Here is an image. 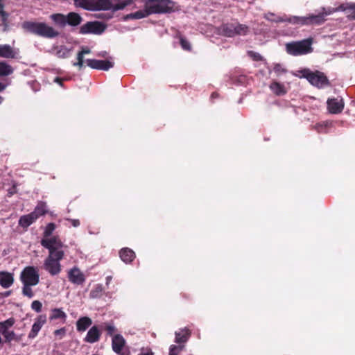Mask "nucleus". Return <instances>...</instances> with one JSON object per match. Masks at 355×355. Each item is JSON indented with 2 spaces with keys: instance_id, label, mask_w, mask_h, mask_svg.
I'll list each match as a JSON object with an SVG mask.
<instances>
[{
  "instance_id": "21",
  "label": "nucleus",
  "mask_w": 355,
  "mask_h": 355,
  "mask_svg": "<svg viewBox=\"0 0 355 355\" xmlns=\"http://www.w3.org/2000/svg\"><path fill=\"white\" fill-rule=\"evenodd\" d=\"M95 0H73V4L77 8L86 10L94 11Z\"/></svg>"
},
{
  "instance_id": "6",
  "label": "nucleus",
  "mask_w": 355,
  "mask_h": 355,
  "mask_svg": "<svg viewBox=\"0 0 355 355\" xmlns=\"http://www.w3.org/2000/svg\"><path fill=\"white\" fill-rule=\"evenodd\" d=\"M64 255V251L49 253L44 261V269L52 276L60 274L62 270L60 261L63 259Z\"/></svg>"
},
{
  "instance_id": "50",
  "label": "nucleus",
  "mask_w": 355,
  "mask_h": 355,
  "mask_svg": "<svg viewBox=\"0 0 355 355\" xmlns=\"http://www.w3.org/2000/svg\"><path fill=\"white\" fill-rule=\"evenodd\" d=\"M112 276H107V277H106V285H107V286H108V285L110 284V282H111V281H112Z\"/></svg>"
},
{
  "instance_id": "25",
  "label": "nucleus",
  "mask_w": 355,
  "mask_h": 355,
  "mask_svg": "<svg viewBox=\"0 0 355 355\" xmlns=\"http://www.w3.org/2000/svg\"><path fill=\"white\" fill-rule=\"evenodd\" d=\"M16 53L8 44L0 45V57L4 58H15Z\"/></svg>"
},
{
  "instance_id": "35",
  "label": "nucleus",
  "mask_w": 355,
  "mask_h": 355,
  "mask_svg": "<svg viewBox=\"0 0 355 355\" xmlns=\"http://www.w3.org/2000/svg\"><path fill=\"white\" fill-rule=\"evenodd\" d=\"M340 8L346 12L349 18L355 19V4L350 5L347 8H344L343 6H340Z\"/></svg>"
},
{
  "instance_id": "37",
  "label": "nucleus",
  "mask_w": 355,
  "mask_h": 355,
  "mask_svg": "<svg viewBox=\"0 0 355 355\" xmlns=\"http://www.w3.org/2000/svg\"><path fill=\"white\" fill-rule=\"evenodd\" d=\"M184 345L179 344L178 345H172L169 349L168 355H178L184 349Z\"/></svg>"
},
{
  "instance_id": "29",
  "label": "nucleus",
  "mask_w": 355,
  "mask_h": 355,
  "mask_svg": "<svg viewBox=\"0 0 355 355\" xmlns=\"http://www.w3.org/2000/svg\"><path fill=\"white\" fill-rule=\"evenodd\" d=\"M221 32L226 37L235 36V27L234 23H228L223 24L220 27Z\"/></svg>"
},
{
  "instance_id": "5",
  "label": "nucleus",
  "mask_w": 355,
  "mask_h": 355,
  "mask_svg": "<svg viewBox=\"0 0 355 355\" xmlns=\"http://www.w3.org/2000/svg\"><path fill=\"white\" fill-rule=\"evenodd\" d=\"M312 38L288 42L286 44V51L287 53L293 56L305 55L312 52Z\"/></svg>"
},
{
  "instance_id": "32",
  "label": "nucleus",
  "mask_w": 355,
  "mask_h": 355,
  "mask_svg": "<svg viewBox=\"0 0 355 355\" xmlns=\"http://www.w3.org/2000/svg\"><path fill=\"white\" fill-rule=\"evenodd\" d=\"M67 318L66 313L61 309H53L49 317L50 320L62 319L64 322Z\"/></svg>"
},
{
  "instance_id": "48",
  "label": "nucleus",
  "mask_w": 355,
  "mask_h": 355,
  "mask_svg": "<svg viewBox=\"0 0 355 355\" xmlns=\"http://www.w3.org/2000/svg\"><path fill=\"white\" fill-rule=\"evenodd\" d=\"M79 53H82L83 55H84L85 54H88L90 53V50L87 48H85V49H83L82 51H79Z\"/></svg>"
},
{
  "instance_id": "31",
  "label": "nucleus",
  "mask_w": 355,
  "mask_h": 355,
  "mask_svg": "<svg viewBox=\"0 0 355 355\" xmlns=\"http://www.w3.org/2000/svg\"><path fill=\"white\" fill-rule=\"evenodd\" d=\"M176 38L180 40V44L182 49L187 51H191L192 49L191 44L189 41L185 38L180 32H178L175 35Z\"/></svg>"
},
{
  "instance_id": "4",
  "label": "nucleus",
  "mask_w": 355,
  "mask_h": 355,
  "mask_svg": "<svg viewBox=\"0 0 355 355\" xmlns=\"http://www.w3.org/2000/svg\"><path fill=\"white\" fill-rule=\"evenodd\" d=\"M175 3L171 0H147L145 7L150 15L152 14H165L175 11Z\"/></svg>"
},
{
  "instance_id": "28",
  "label": "nucleus",
  "mask_w": 355,
  "mask_h": 355,
  "mask_svg": "<svg viewBox=\"0 0 355 355\" xmlns=\"http://www.w3.org/2000/svg\"><path fill=\"white\" fill-rule=\"evenodd\" d=\"M92 323V320L88 317H82L76 322V327L78 331H85Z\"/></svg>"
},
{
  "instance_id": "44",
  "label": "nucleus",
  "mask_w": 355,
  "mask_h": 355,
  "mask_svg": "<svg viewBox=\"0 0 355 355\" xmlns=\"http://www.w3.org/2000/svg\"><path fill=\"white\" fill-rule=\"evenodd\" d=\"M42 304L38 300H35L31 304V308L33 310L36 311L37 313H40L42 310Z\"/></svg>"
},
{
  "instance_id": "52",
  "label": "nucleus",
  "mask_w": 355,
  "mask_h": 355,
  "mask_svg": "<svg viewBox=\"0 0 355 355\" xmlns=\"http://www.w3.org/2000/svg\"><path fill=\"white\" fill-rule=\"evenodd\" d=\"M5 85L0 83V92L3 91L5 89Z\"/></svg>"
},
{
  "instance_id": "53",
  "label": "nucleus",
  "mask_w": 355,
  "mask_h": 355,
  "mask_svg": "<svg viewBox=\"0 0 355 355\" xmlns=\"http://www.w3.org/2000/svg\"><path fill=\"white\" fill-rule=\"evenodd\" d=\"M10 293H11V291H7L5 293V296H9L10 295Z\"/></svg>"
},
{
  "instance_id": "3",
  "label": "nucleus",
  "mask_w": 355,
  "mask_h": 355,
  "mask_svg": "<svg viewBox=\"0 0 355 355\" xmlns=\"http://www.w3.org/2000/svg\"><path fill=\"white\" fill-rule=\"evenodd\" d=\"M331 11H323L318 14H310L304 17L292 16L284 21L298 26L320 25L325 21V17L330 15Z\"/></svg>"
},
{
  "instance_id": "19",
  "label": "nucleus",
  "mask_w": 355,
  "mask_h": 355,
  "mask_svg": "<svg viewBox=\"0 0 355 355\" xmlns=\"http://www.w3.org/2000/svg\"><path fill=\"white\" fill-rule=\"evenodd\" d=\"M83 20V17L77 12H70L66 15L67 25L77 26L81 24Z\"/></svg>"
},
{
  "instance_id": "30",
  "label": "nucleus",
  "mask_w": 355,
  "mask_h": 355,
  "mask_svg": "<svg viewBox=\"0 0 355 355\" xmlns=\"http://www.w3.org/2000/svg\"><path fill=\"white\" fill-rule=\"evenodd\" d=\"M14 69L5 61H0V76H8L11 75Z\"/></svg>"
},
{
  "instance_id": "43",
  "label": "nucleus",
  "mask_w": 355,
  "mask_h": 355,
  "mask_svg": "<svg viewBox=\"0 0 355 355\" xmlns=\"http://www.w3.org/2000/svg\"><path fill=\"white\" fill-rule=\"evenodd\" d=\"M54 335L57 339H58V340L62 339L64 337V336L66 335V329L61 328V329L55 330L54 331Z\"/></svg>"
},
{
  "instance_id": "34",
  "label": "nucleus",
  "mask_w": 355,
  "mask_h": 355,
  "mask_svg": "<svg viewBox=\"0 0 355 355\" xmlns=\"http://www.w3.org/2000/svg\"><path fill=\"white\" fill-rule=\"evenodd\" d=\"M235 27V35H245L249 31V27L245 24L234 23Z\"/></svg>"
},
{
  "instance_id": "54",
  "label": "nucleus",
  "mask_w": 355,
  "mask_h": 355,
  "mask_svg": "<svg viewBox=\"0 0 355 355\" xmlns=\"http://www.w3.org/2000/svg\"><path fill=\"white\" fill-rule=\"evenodd\" d=\"M105 54H106V52H105L104 53L101 54L100 55L102 56V57H105Z\"/></svg>"
},
{
  "instance_id": "11",
  "label": "nucleus",
  "mask_w": 355,
  "mask_h": 355,
  "mask_svg": "<svg viewBox=\"0 0 355 355\" xmlns=\"http://www.w3.org/2000/svg\"><path fill=\"white\" fill-rule=\"evenodd\" d=\"M105 25H104L102 22L98 21H88L80 26L79 33L82 35H101L105 31Z\"/></svg>"
},
{
  "instance_id": "9",
  "label": "nucleus",
  "mask_w": 355,
  "mask_h": 355,
  "mask_svg": "<svg viewBox=\"0 0 355 355\" xmlns=\"http://www.w3.org/2000/svg\"><path fill=\"white\" fill-rule=\"evenodd\" d=\"M20 280L22 284L36 286L40 282L38 269L34 266H27L20 274Z\"/></svg>"
},
{
  "instance_id": "41",
  "label": "nucleus",
  "mask_w": 355,
  "mask_h": 355,
  "mask_svg": "<svg viewBox=\"0 0 355 355\" xmlns=\"http://www.w3.org/2000/svg\"><path fill=\"white\" fill-rule=\"evenodd\" d=\"M248 55L254 60V61H261L263 58L259 53L253 51H249L248 52Z\"/></svg>"
},
{
  "instance_id": "49",
  "label": "nucleus",
  "mask_w": 355,
  "mask_h": 355,
  "mask_svg": "<svg viewBox=\"0 0 355 355\" xmlns=\"http://www.w3.org/2000/svg\"><path fill=\"white\" fill-rule=\"evenodd\" d=\"M54 82L58 83L60 85H62L63 80L60 77H56L54 80Z\"/></svg>"
},
{
  "instance_id": "24",
  "label": "nucleus",
  "mask_w": 355,
  "mask_h": 355,
  "mask_svg": "<svg viewBox=\"0 0 355 355\" xmlns=\"http://www.w3.org/2000/svg\"><path fill=\"white\" fill-rule=\"evenodd\" d=\"M100 331L96 327H92L87 332L85 340L89 343L97 342L100 338Z\"/></svg>"
},
{
  "instance_id": "16",
  "label": "nucleus",
  "mask_w": 355,
  "mask_h": 355,
  "mask_svg": "<svg viewBox=\"0 0 355 355\" xmlns=\"http://www.w3.org/2000/svg\"><path fill=\"white\" fill-rule=\"evenodd\" d=\"M46 322V316L45 315H40L35 318L28 337L31 339L35 338Z\"/></svg>"
},
{
  "instance_id": "51",
  "label": "nucleus",
  "mask_w": 355,
  "mask_h": 355,
  "mask_svg": "<svg viewBox=\"0 0 355 355\" xmlns=\"http://www.w3.org/2000/svg\"><path fill=\"white\" fill-rule=\"evenodd\" d=\"M23 226V227H28L31 223H21Z\"/></svg>"
},
{
  "instance_id": "23",
  "label": "nucleus",
  "mask_w": 355,
  "mask_h": 355,
  "mask_svg": "<svg viewBox=\"0 0 355 355\" xmlns=\"http://www.w3.org/2000/svg\"><path fill=\"white\" fill-rule=\"evenodd\" d=\"M71 49L64 45L55 46L52 49V53L58 58H67L70 55Z\"/></svg>"
},
{
  "instance_id": "17",
  "label": "nucleus",
  "mask_w": 355,
  "mask_h": 355,
  "mask_svg": "<svg viewBox=\"0 0 355 355\" xmlns=\"http://www.w3.org/2000/svg\"><path fill=\"white\" fill-rule=\"evenodd\" d=\"M14 282L13 274L7 271L0 272V285L4 288H8L10 287Z\"/></svg>"
},
{
  "instance_id": "22",
  "label": "nucleus",
  "mask_w": 355,
  "mask_h": 355,
  "mask_svg": "<svg viewBox=\"0 0 355 355\" xmlns=\"http://www.w3.org/2000/svg\"><path fill=\"white\" fill-rule=\"evenodd\" d=\"M119 256L123 262L129 263L135 258V253L132 250L128 248H124L120 250Z\"/></svg>"
},
{
  "instance_id": "47",
  "label": "nucleus",
  "mask_w": 355,
  "mask_h": 355,
  "mask_svg": "<svg viewBox=\"0 0 355 355\" xmlns=\"http://www.w3.org/2000/svg\"><path fill=\"white\" fill-rule=\"evenodd\" d=\"M107 330L110 334H112L115 331V327L112 325H109L107 327Z\"/></svg>"
},
{
  "instance_id": "56",
  "label": "nucleus",
  "mask_w": 355,
  "mask_h": 355,
  "mask_svg": "<svg viewBox=\"0 0 355 355\" xmlns=\"http://www.w3.org/2000/svg\"><path fill=\"white\" fill-rule=\"evenodd\" d=\"M216 94L215 93H213V94H211V97L216 96Z\"/></svg>"
},
{
  "instance_id": "45",
  "label": "nucleus",
  "mask_w": 355,
  "mask_h": 355,
  "mask_svg": "<svg viewBox=\"0 0 355 355\" xmlns=\"http://www.w3.org/2000/svg\"><path fill=\"white\" fill-rule=\"evenodd\" d=\"M138 355H153V352L150 348H141Z\"/></svg>"
},
{
  "instance_id": "46",
  "label": "nucleus",
  "mask_w": 355,
  "mask_h": 355,
  "mask_svg": "<svg viewBox=\"0 0 355 355\" xmlns=\"http://www.w3.org/2000/svg\"><path fill=\"white\" fill-rule=\"evenodd\" d=\"M17 189L16 184H13L10 189H8V197H11L14 194L17 193Z\"/></svg>"
},
{
  "instance_id": "14",
  "label": "nucleus",
  "mask_w": 355,
  "mask_h": 355,
  "mask_svg": "<svg viewBox=\"0 0 355 355\" xmlns=\"http://www.w3.org/2000/svg\"><path fill=\"white\" fill-rule=\"evenodd\" d=\"M67 277L72 284L82 285L85 282V276L77 267H73L67 272Z\"/></svg>"
},
{
  "instance_id": "26",
  "label": "nucleus",
  "mask_w": 355,
  "mask_h": 355,
  "mask_svg": "<svg viewBox=\"0 0 355 355\" xmlns=\"http://www.w3.org/2000/svg\"><path fill=\"white\" fill-rule=\"evenodd\" d=\"M49 18L53 21L55 25L64 28L67 25L66 15L62 13H54L50 15Z\"/></svg>"
},
{
  "instance_id": "42",
  "label": "nucleus",
  "mask_w": 355,
  "mask_h": 355,
  "mask_svg": "<svg viewBox=\"0 0 355 355\" xmlns=\"http://www.w3.org/2000/svg\"><path fill=\"white\" fill-rule=\"evenodd\" d=\"M84 55H82L80 53H78L77 54V62L73 63L74 66L78 67V69L80 70L83 67L84 63Z\"/></svg>"
},
{
  "instance_id": "57",
  "label": "nucleus",
  "mask_w": 355,
  "mask_h": 355,
  "mask_svg": "<svg viewBox=\"0 0 355 355\" xmlns=\"http://www.w3.org/2000/svg\"><path fill=\"white\" fill-rule=\"evenodd\" d=\"M74 227H76L78 223H73Z\"/></svg>"
},
{
  "instance_id": "58",
  "label": "nucleus",
  "mask_w": 355,
  "mask_h": 355,
  "mask_svg": "<svg viewBox=\"0 0 355 355\" xmlns=\"http://www.w3.org/2000/svg\"><path fill=\"white\" fill-rule=\"evenodd\" d=\"M71 222L75 223V222H78V221L76 220H73Z\"/></svg>"
},
{
  "instance_id": "20",
  "label": "nucleus",
  "mask_w": 355,
  "mask_h": 355,
  "mask_svg": "<svg viewBox=\"0 0 355 355\" xmlns=\"http://www.w3.org/2000/svg\"><path fill=\"white\" fill-rule=\"evenodd\" d=\"M175 342L178 344L184 345L189 340L190 335H191V332L188 329L184 328V329H180L178 331H176L175 333Z\"/></svg>"
},
{
  "instance_id": "12",
  "label": "nucleus",
  "mask_w": 355,
  "mask_h": 355,
  "mask_svg": "<svg viewBox=\"0 0 355 355\" xmlns=\"http://www.w3.org/2000/svg\"><path fill=\"white\" fill-rule=\"evenodd\" d=\"M15 324L13 318H9L0 322V334L3 335L6 342H10L16 339V335L13 331L10 329Z\"/></svg>"
},
{
  "instance_id": "2",
  "label": "nucleus",
  "mask_w": 355,
  "mask_h": 355,
  "mask_svg": "<svg viewBox=\"0 0 355 355\" xmlns=\"http://www.w3.org/2000/svg\"><path fill=\"white\" fill-rule=\"evenodd\" d=\"M22 28L30 33L45 38H54L60 35L58 31L44 22L26 21L22 24Z\"/></svg>"
},
{
  "instance_id": "40",
  "label": "nucleus",
  "mask_w": 355,
  "mask_h": 355,
  "mask_svg": "<svg viewBox=\"0 0 355 355\" xmlns=\"http://www.w3.org/2000/svg\"><path fill=\"white\" fill-rule=\"evenodd\" d=\"M273 71L277 76H280L287 72V70L279 63L274 64Z\"/></svg>"
},
{
  "instance_id": "8",
  "label": "nucleus",
  "mask_w": 355,
  "mask_h": 355,
  "mask_svg": "<svg viewBox=\"0 0 355 355\" xmlns=\"http://www.w3.org/2000/svg\"><path fill=\"white\" fill-rule=\"evenodd\" d=\"M303 76L306 78L311 85L319 88L330 85L327 77L324 74V73L319 71L312 72L309 70H304Z\"/></svg>"
},
{
  "instance_id": "39",
  "label": "nucleus",
  "mask_w": 355,
  "mask_h": 355,
  "mask_svg": "<svg viewBox=\"0 0 355 355\" xmlns=\"http://www.w3.org/2000/svg\"><path fill=\"white\" fill-rule=\"evenodd\" d=\"M4 7L3 0H0V17L3 23H6L8 18V14L4 10Z\"/></svg>"
},
{
  "instance_id": "7",
  "label": "nucleus",
  "mask_w": 355,
  "mask_h": 355,
  "mask_svg": "<svg viewBox=\"0 0 355 355\" xmlns=\"http://www.w3.org/2000/svg\"><path fill=\"white\" fill-rule=\"evenodd\" d=\"M94 11L109 10L113 12L124 9L133 3V0H95Z\"/></svg>"
},
{
  "instance_id": "33",
  "label": "nucleus",
  "mask_w": 355,
  "mask_h": 355,
  "mask_svg": "<svg viewBox=\"0 0 355 355\" xmlns=\"http://www.w3.org/2000/svg\"><path fill=\"white\" fill-rule=\"evenodd\" d=\"M149 15H150V14H149L148 10L144 6V10H138V11H137L135 12L130 13V15H128L127 16V17L128 18H131V19H139L145 18V17H148Z\"/></svg>"
},
{
  "instance_id": "10",
  "label": "nucleus",
  "mask_w": 355,
  "mask_h": 355,
  "mask_svg": "<svg viewBox=\"0 0 355 355\" xmlns=\"http://www.w3.org/2000/svg\"><path fill=\"white\" fill-rule=\"evenodd\" d=\"M48 212L49 209L46 203L43 201H39L34 211L29 214L21 216L19 222H33Z\"/></svg>"
},
{
  "instance_id": "1",
  "label": "nucleus",
  "mask_w": 355,
  "mask_h": 355,
  "mask_svg": "<svg viewBox=\"0 0 355 355\" xmlns=\"http://www.w3.org/2000/svg\"><path fill=\"white\" fill-rule=\"evenodd\" d=\"M42 230L40 243L42 246L49 250V253H56L62 250L63 243L60 237L54 233L55 225L54 223H48L41 227Z\"/></svg>"
},
{
  "instance_id": "27",
  "label": "nucleus",
  "mask_w": 355,
  "mask_h": 355,
  "mask_svg": "<svg viewBox=\"0 0 355 355\" xmlns=\"http://www.w3.org/2000/svg\"><path fill=\"white\" fill-rule=\"evenodd\" d=\"M269 87L270 90L277 96H282L286 93L284 85L277 81L272 82Z\"/></svg>"
},
{
  "instance_id": "36",
  "label": "nucleus",
  "mask_w": 355,
  "mask_h": 355,
  "mask_svg": "<svg viewBox=\"0 0 355 355\" xmlns=\"http://www.w3.org/2000/svg\"><path fill=\"white\" fill-rule=\"evenodd\" d=\"M23 284L22 294L24 296H26L29 298H32L34 296V293H33V291L31 287L33 286L29 285V284Z\"/></svg>"
},
{
  "instance_id": "38",
  "label": "nucleus",
  "mask_w": 355,
  "mask_h": 355,
  "mask_svg": "<svg viewBox=\"0 0 355 355\" xmlns=\"http://www.w3.org/2000/svg\"><path fill=\"white\" fill-rule=\"evenodd\" d=\"M103 291V286L101 284H97L93 290L90 292V297L92 298H96L101 295Z\"/></svg>"
},
{
  "instance_id": "15",
  "label": "nucleus",
  "mask_w": 355,
  "mask_h": 355,
  "mask_svg": "<svg viewBox=\"0 0 355 355\" xmlns=\"http://www.w3.org/2000/svg\"><path fill=\"white\" fill-rule=\"evenodd\" d=\"M86 63L92 69L107 71L114 67V63L109 60H98L95 59H87Z\"/></svg>"
},
{
  "instance_id": "18",
  "label": "nucleus",
  "mask_w": 355,
  "mask_h": 355,
  "mask_svg": "<svg viewBox=\"0 0 355 355\" xmlns=\"http://www.w3.org/2000/svg\"><path fill=\"white\" fill-rule=\"evenodd\" d=\"M112 349L119 354H123L122 350L125 346V341L121 335L117 334L112 338Z\"/></svg>"
},
{
  "instance_id": "55",
  "label": "nucleus",
  "mask_w": 355,
  "mask_h": 355,
  "mask_svg": "<svg viewBox=\"0 0 355 355\" xmlns=\"http://www.w3.org/2000/svg\"><path fill=\"white\" fill-rule=\"evenodd\" d=\"M2 101H3V98L1 96H0V104L1 103Z\"/></svg>"
},
{
  "instance_id": "13",
  "label": "nucleus",
  "mask_w": 355,
  "mask_h": 355,
  "mask_svg": "<svg viewBox=\"0 0 355 355\" xmlns=\"http://www.w3.org/2000/svg\"><path fill=\"white\" fill-rule=\"evenodd\" d=\"M327 104L329 112L334 114L341 113L345 106V103L342 98H328Z\"/></svg>"
}]
</instances>
